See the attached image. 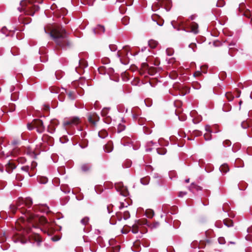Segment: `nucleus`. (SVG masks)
I'll return each mask as SVG.
<instances>
[{
	"label": "nucleus",
	"mask_w": 252,
	"mask_h": 252,
	"mask_svg": "<svg viewBox=\"0 0 252 252\" xmlns=\"http://www.w3.org/2000/svg\"><path fill=\"white\" fill-rule=\"evenodd\" d=\"M32 204V201L30 198H27L25 199H19L16 206L11 205L10 208L13 213H15L18 210L20 211L23 215L21 217V219L22 220H25L26 218L28 220L33 219L35 221H38L40 219L37 216L34 215L30 210H27L24 208L25 206H28L29 208Z\"/></svg>",
	"instance_id": "obj_1"
},
{
	"label": "nucleus",
	"mask_w": 252,
	"mask_h": 252,
	"mask_svg": "<svg viewBox=\"0 0 252 252\" xmlns=\"http://www.w3.org/2000/svg\"><path fill=\"white\" fill-rule=\"evenodd\" d=\"M49 34L58 46L64 49L69 46V42L66 38V32L63 28L56 27Z\"/></svg>",
	"instance_id": "obj_2"
},
{
	"label": "nucleus",
	"mask_w": 252,
	"mask_h": 252,
	"mask_svg": "<svg viewBox=\"0 0 252 252\" xmlns=\"http://www.w3.org/2000/svg\"><path fill=\"white\" fill-rule=\"evenodd\" d=\"M20 7L18 8V10L20 11H23L27 15L33 16L35 11L39 10V7L35 4H33L31 0H22L20 3Z\"/></svg>",
	"instance_id": "obj_3"
},
{
	"label": "nucleus",
	"mask_w": 252,
	"mask_h": 252,
	"mask_svg": "<svg viewBox=\"0 0 252 252\" xmlns=\"http://www.w3.org/2000/svg\"><path fill=\"white\" fill-rule=\"evenodd\" d=\"M28 128L29 130L36 128L39 133L42 132L45 129L43 122L40 120H34L31 124H28Z\"/></svg>",
	"instance_id": "obj_4"
},
{
	"label": "nucleus",
	"mask_w": 252,
	"mask_h": 252,
	"mask_svg": "<svg viewBox=\"0 0 252 252\" xmlns=\"http://www.w3.org/2000/svg\"><path fill=\"white\" fill-rule=\"evenodd\" d=\"M127 54L126 49H124L123 51H119L117 53V56L119 58L120 61L122 64H126L128 63V61L126 59Z\"/></svg>",
	"instance_id": "obj_5"
},
{
	"label": "nucleus",
	"mask_w": 252,
	"mask_h": 252,
	"mask_svg": "<svg viewBox=\"0 0 252 252\" xmlns=\"http://www.w3.org/2000/svg\"><path fill=\"white\" fill-rule=\"evenodd\" d=\"M79 121H80L78 118H73L65 120L63 122V126L65 127L67 126H75L79 123Z\"/></svg>",
	"instance_id": "obj_6"
},
{
	"label": "nucleus",
	"mask_w": 252,
	"mask_h": 252,
	"mask_svg": "<svg viewBox=\"0 0 252 252\" xmlns=\"http://www.w3.org/2000/svg\"><path fill=\"white\" fill-rule=\"evenodd\" d=\"M88 119L89 122L94 126L99 120V116L95 113L89 114L88 116Z\"/></svg>",
	"instance_id": "obj_7"
},
{
	"label": "nucleus",
	"mask_w": 252,
	"mask_h": 252,
	"mask_svg": "<svg viewBox=\"0 0 252 252\" xmlns=\"http://www.w3.org/2000/svg\"><path fill=\"white\" fill-rule=\"evenodd\" d=\"M27 221L30 223H36L38 221H35L33 219H32V220H28L26 218H25V220H22L20 218L19 219V220L16 222L17 227H18V225H20L21 228H24L26 227V224L25 223L27 222Z\"/></svg>",
	"instance_id": "obj_8"
},
{
	"label": "nucleus",
	"mask_w": 252,
	"mask_h": 252,
	"mask_svg": "<svg viewBox=\"0 0 252 252\" xmlns=\"http://www.w3.org/2000/svg\"><path fill=\"white\" fill-rule=\"evenodd\" d=\"M93 32L94 34H101L104 32L105 28L103 26L97 25L95 28L93 29Z\"/></svg>",
	"instance_id": "obj_9"
},
{
	"label": "nucleus",
	"mask_w": 252,
	"mask_h": 252,
	"mask_svg": "<svg viewBox=\"0 0 252 252\" xmlns=\"http://www.w3.org/2000/svg\"><path fill=\"white\" fill-rule=\"evenodd\" d=\"M16 168V166L13 163L10 161H8V162L5 165V169L6 171L8 173H11L12 170Z\"/></svg>",
	"instance_id": "obj_10"
},
{
	"label": "nucleus",
	"mask_w": 252,
	"mask_h": 252,
	"mask_svg": "<svg viewBox=\"0 0 252 252\" xmlns=\"http://www.w3.org/2000/svg\"><path fill=\"white\" fill-rule=\"evenodd\" d=\"M198 25L196 23H192L190 25L191 32L195 34H197L198 32Z\"/></svg>",
	"instance_id": "obj_11"
},
{
	"label": "nucleus",
	"mask_w": 252,
	"mask_h": 252,
	"mask_svg": "<svg viewBox=\"0 0 252 252\" xmlns=\"http://www.w3.org/2000/svg\"><path fill=\"white\" fill-rule=\"evenodd\" d=\"M104 150L106 152L110 153L113 150V146L111 143H108L104 147Z\"/></svg>",
	"instance_id": "obj_12"
},
{
	"label": "nucleus",
	"mask_w": 252,
	"mask_h": 252,
	"mask_svg": "<svg viewBox=\"0 0 252 252\" xmlns=\"http://www.w3.org/2000/svg\"><path fill=\"white\" fill-rule=\"evenodd\" d=\"M148 44H149V46L151 48H155L158 45V42L155 40L151 39L149 41Z\"/></svg>",
	"instance_id": "obj_13"
},
{
	"label": "nucleus",
	"mask_w": 252,
	"mask_h": 252,
	"mask_svg": "<svg viewBox=\"0 0 252 252\" xmlns=\"http://www.w3.org/2000/svg\"><path fill=\"white\" fill-rule=\"evenodd\" d=\"M220 170L221 172L223 173H226L227 171H229V168L228 167V165L226 164H222L220 167Z\"/></svg>",
	"instance_id": "obj_14"
},
{
	"label": "nucleus",
	"mask_w": 252,
	"mask_h": 252,
	"mask_svg": "<svg viewBox=\"0 0 252 252\" xmlns=\"http://www.w3.org/2000/svg\"><path fill=\"white\" fill-rule=\"evenodd\" d=\"M90 168L91 165L88 163L83 164L81 166V169L84 172L88 171Z\"/></svg>",
	"instance_id": "obj_15"
},
{
	"label": "nucleus",
	"mask_w": 252,
	"mask_h": 252,
	"mask_svg": "<svg viewBox=\"0 0 252 252\" xmlns=\"http://www.w3.org/2000/svg\"><path fill=\"white\" fill-rule=\"evenodd\" d=\"M149 181L150 179L149 177L143 178L140 180L141 183L144 185H148L149 183Z\"/></svg>",
	"instance_id": "obj_16"
},
{
	"label": "nucleus",
	"mask_w": 252,
	"mask_h": 252,
	"mask_svg": "<svg viewBox=\"0 0 252 252\" xmlns=\"http://www.w3.org/2000/svg\"><path fill=\"white\" fill-rule=\"evenodd\" d=\"M162 140V139H161V138L159 139L158 143H154L153 141H150L148 143V145L151 146V145H154V144H155L156 145V146H162V143H161Z\"/></svg>",
	"instance_id": "obj_17"
},
{
	"label": "nucleus",
	"mask_w": 252,
	"mask_h": 252,
	"mask_svg": "<svg viewBox=\"0 0 252 252\" xmlns=\"http://www.w3.org/2000/svg\"><path fill=\"white\" fill-rule=\"evenodd\" d=\"M107 135V133L106 131H101L98 132V136L101 138H104Z\"/></svg>",
	"instance_id": "obj_18"
},
{
	"label": "nucleus",
	"mask_w": 252,
	"mask_h": 252,
	"mask_svg": "<svg viewBox=\"0 0 252 252\" xmlns=\"http://www.w3.org/2000/svg\"><path fill=\"white\" fill-rule=\"evenodd\" d=\"M89 221V218L88 217H85L81 220V223L83 225H86L88 223Z\"/></svg>",
	"instance_id": "obj_19"
},
{
	"label": "nucleus",
	"mask_w": 252,
	"mask_h": 252,
	"mask_svg": "<svg viewBox=\"0 0 252 252\" xmlns=\"http://www.w3.org/2000/svg\"><path fill=\"white\" fill-rule=\"evenodd\" d=\"M157 151L158 154L161 155H164L166 153V150L164 148H162V149L157 148Z\"/></svg>",
	"instance_id": "obj_20"
},
{
	"label": "nucleus",
	"mask_w": 252,
	"mask_h": 252,
	"mask_svg": "<svg viewBox=\"0 0 252 252\" xmlns=\"http://www.w3.org/2000/svg\"><path fill=\"white\" fill-rule=\"evenodd\" d=\"M224 224L227 227L233 226V222L231 220H224Z\"/></svg>",
	"instance_id": "obj_21"
},
{
	"label": "nucleus",
	"mask_w": 252,
	"mask_h": 252,
	"mask_svg": "<svg viewBox=\"0 0 252 252\" xmlns=\"http://www.w3.org/2000/svg\"><path fill=\"white\" fill-rule=\"evenodd\" d=\"M225 96L228 101H231L233 100L234 96L232 95L230 93H226L225 94Z\"/></svg>",
	"instance_id": "obj_22"
},
{
	"label": "nucleus",
	"mask_w": 252,
	"mask_h": 252,
	"mask_svg": "<svg viewBox=\"0 0 252 252\" xmlns=\"http://www.w3.org/2000/svg\"><path fill=\"white\" fill-rule=\"evenodd\" d=\"M109 110V108H104L101 111V114L103 116H107L108 111Z\"/></svg>",
	"instance_id": "obj_23"
},
{
	"label": "nucleus",
	"mask_w": 252,
	"mask_h": 252,
	"mask_svg": "<svg viewBox=\"0 0 252 252\" xmlns=\"http://www.w3.org/2000/svg\"><path fill=\"white\" fill-rule=\"evenodd\" d=\"M130 217L129 213L128 211H125L123 214V219L125 220L128 219Z\"/></svg>",
	"instance_id": "obj_24"
},
{
	"label": "nucleus",
	"mask_w": 252,
	"mask_h": 252,
	"mask_svg": "<svg viewBox=\"0 0 252 252\" xmlns=\"http://www.w3.org/2000/svg\"><path fill=\"white\" fill-rule=\"evenodd\" d=\"M68 95L70 99H74L75 93L74 92H70L68 93Z\"/></svg>",
	"instance_id": "obj_25"
},
{
	"label": "nucleus",
	"mask_w": 252,
	"mask_h": 252,
	"mask_svg": "<svg viewBox=\"0 0 252 252\" xmlns=\"http://www.w3.org/2000/svg\"><path fill=\"white\" fill-rule=\"evenodd\" d=\"M211 133H206L204 135V137L205 139L207 141L211 139V135L210 134Z\"/></svg>",
	"instance_id": "obj_26"
},
{
	"label": "nucleus",
	"mask_w": 252,
	"mask_h": 252,
	"mask_svg": "<svg viewBox=\"0 0 252 252\" xmlns=\"http://www.w3.org/2000/svg\"><path fill=\"white\" fill-rule=\"evenodd\" d=\"M159 225V222H155L152 224H151L150 225V227L151 228H157L158 227Z\"/></svg>",
	"instance_id": "obj_27"
},
{
	"label": "nucleus",
	"mask_w": 252,
	"mask_h": 252,
	"mask_svg": "<svg viewBox=\"0 0 252 252\" xmlns=\"http://www.w3.org/2000/svg\"><path fill=\"white\" fill-rule=\"evenodd\" d=\"M125 128V126L124 125H122V124H120L118 126V132H120L121 131H122L123 130H124Z\"/></svg>",
	"instance_id": "obj_28"
},
{
	"label": "nucleus",
	"mask_w": 252,
	"mask_h": 252,
	"mask_svg": "<svg viewBox=\"0 0 252 252\" xmlns=\"http://www.w3.org/2000/svg\"><path fill=\"white\" fill-rule=\"evenodd\" d=\"M122 22L124 25H126L129 22V19L127 17H124L122 19Z\"/></svg>",
	"instance_id": "obj_29"
},
{
	"label": "nucleus",
	"mask_w": 252,
	"mask_h": 252,
	"mask_svg": "<svg viewBox=\"0 0 252 252\" xmlns=\"http://www.w3.org/2000/svg\"><path fill=\"white\" fill-rule=\"evenodd\" d=\"M241 126L243 128H247L249 126V125L247 122L244 121L242 123Z\"/></svg>",
	"instance_id": "obj_30"
},
{
	"label": "nucleus",
	"mask_w": 252,
	"mask_h": 252,
	"mask_svg": "<svg viewBox=\"0 0 252 252\" xmlns=\"http://www.w3.org/2000/svg\"><path fill=\"white\" fill-rule=\"evenodd\" d=\"M218 242L220 244H224L225 243V239L223 237H220L218 238Z\"/></svg>",
	"instance_id": "obj_31"
},
{
	"label": "nucleus",
	"mask_w": 252,
	"mask_h": 252,
	"mask_svg": "<svg viewBox=\"0 0 252 252\" xmlns=\"http://www.w3.org/2000/svg\"><path fill=\"white\" fill-rule=\"evenodd\" d=\"M223 144L225 147L230 146L231 145V142L229 140H226L223 142Z\"/></svg>",
	"instance_id": "obj_32"
},
{
	"label": "nucleus",
	"mask_w": 252,
	"mask_h": 252,
	"mask_svg": "<svg viewBox=\"0 0 252 252\" xmlns=\"http://www.w3.org/2000/svg\"><path fill=\"white\" fill-rule=\"evenodd\" d=\"M36 165H37V164L35 162H34V161L32 162L31 166L30 167V169L33 170L34 168H35Z\"/></svg>",
	"instance_id": "obj_33"
},
{
	"label": "nucleus",
	"mask_w": 252,
	"mask_h": 252,
	"mask_svg": "<svg viewBox=\"0 0 252 252\" xmlns=\"http://www.w3.org/2000/svg\"><path fill=\"white\" fill-rule=\"evenodd\" d=\"M21 169L24 171L28 172L30 170V166H23L21 167Z\"/></svg>",
	"instance_id": "obj_34"
},
{
	"label": "nucleus",
	"mask_w": 252,
	"mask_h": 252,
	"mask_svg": "<svg viewBox=\"0 0 252 252\" xmlns=\"http://www.w3.org/2000/svg\"><path fill=\"white\" fill-rule=\"evenodd\" d=\"M131 231L134 234H136L138 232V229L137 227H133L132 228Z\"/></svg>",
	"instance_id": "obj_35"
},
{
	"label": "nucleus",
	"mask_w": 252,
	"mask_h": 252,
	"mask_svg": "<svg viewBox=\"0 0 252 252\" xmlns=\"http://www.w3.org/2000/svg\"><path fill=\"white\" fill-rule=\"evenodd\" d=\"M109 48L111 51H115L116 50V46L114 45H111L109 46Z\"/></svg>",
	"instance_id": "obj_36"
},
{
	"label": "nucleus",
	"mask_w": 252,
	"mask_h": 252,
	"mask_svg": "<svg viewBox=\"0 0 252 252\" xmlns=\"http://www.w3.org/2000/svg\"><path fill=\"white\" fill-rule=\"evenodd\" d=\"M187 194V192H185V191H181L179 192V197H183L184 195H186Z\"/></svg>",
	"instance_id": "obj_37"
},
{
	"label": "nucleus",
	"mask_w": 252,
	"mask_h": 252,
	"mask_svg": "<svg viewBox=\"0 0 252 252\" xmlns=\"http://www.w3.org/2000/svg\"><path fill=\"white\" fill-rule=\"evenodd\" d=\"M202 73L200 71H197L194 73V76L195 77L199 76L201 75Z\"/></svg>",
	"instance_id": "obj_38"
},
{
	"label": "nucleus",
	"mask_w": 252,
	"mask_h": 252,
	"mask_svg": "<svg viewBox=\"0 0 252 252\" xmlns=\"http://www.w3.org/2000/svg\"><path fill=\"white\" fill-rule=\"evenodd\" d=\"M193 87L195 88V89H198L200 88V84H198L197 83H195L194 85H193Z\"/></svg>",
	"instance_id": "obj_39"
},
{
	"label": "nucleus",
	"mask_w": 252,
	"mask_h": 252,
	"mask_svg": "<svg viewBox=\"0 0 252 252\" xmlns=\"http://www.w3.org/2000/svg\"><path fill=\"white\" fill-rule=\"evenodd\" d=\"M1 32L3 33L6 34V36L7 35L6 34V29L5 27H3L1 30Z\"/></svg>",
	"instance_id": "obj_40"
},
{
	"label": "nucleus",
	"mask_w": 252,
	"mask_h": 252,
	"mask_svg": "<svg viewBox=\"0 0 252 252\" xmlns=\"http://www.w3.org/2000/svg\"><path fill=\"white\" fill-rule=\"evenodd\" d=\"M205 130L207 132V133H208V132L211 133V130H210V127L209 126H205Z\"/></svg>",
	"instance_id": "obj_41"
},
{
	"label": "nucleus",
	"mask_w": 252,
	"mask_h": 252,
	"mask_svg": "<svg viewBox=\"0 0 252 252\" xmlns=\"http://www.w3.org/2000/svg\"><path fill=\"white\" fill-rule=\"evenodd\" d=\"M40 182L42 184H45L47 182V179L46 178H43V181H40Z\"/></svg>",
	"instance_id": "obj_42"
},
{
	"label": "nucleus",
	"mask_w": 252,
	"mask_h": 252,
	"mask_svg": "<svg viewBox=\"0 0 252 252\" xmlns=\"http://www.w3.org/2000/svg\"><path fill=\"white\" fill-rule=\"evenodd\" d=\"M14 110H15V106L11 105V107L10 108V111L12 112V111H13Z\"/></svg>",
	"instance_id": "obj_43"
},
{
	"label": "nucleus",
	"mask_w": 252,
	"mask_h": 252,
	"mask_svg": "<svg viewBox=\"0 0 252 252\" xmlns=\"http://www.w3.org/2000/svg\"><path fill=\"white\" fill-rule=\"evenodd\" d=\"M192 46H196V45H194L193 44H190L189 45V48H192V50L194 52L195 50H194V49L193 48V47H192Z\"/></svg>",
	"instance_id": "obj_44"
},
{
	"label": "nucleus",
	"mask_w": 252,
	"mask_h": 252,
	"mask_svg": "<svg viewBox=\"0 0 252 252\" xmlns=\"http://www.w3.org/2000/svg\"><path fill=\"white\" fill-rule=\"evenodd\" d=\"M4 113V111L1 109H0V116L2 115Z\"/></svg>",
	"instance_id": "obj_45"
},
{
	"label": "nucleus",
	"mask_w": 252,
	"mask_h": 252,
	"mask_svg": "<svg viewBox=\"0 0 252 252\" xmlns=\"http://www.w3.org/2000/svg\"><path fill=\"white\" fill-rule=\"evenodd\" d=\"M195 16L194 15H191L190 16L189 18L190 20H193L195 19Z\"/></svg>",
	"instance_id": "obj_46"
},
{
	"label": "nucleus",
	"mask_w": 252,
	"mask_h": 252,
	"mask_svg": "<svg viewBox=\"0 0 252 252\" xmlns=\"http://www.w3.org/2000/svg\"><path fill=\"white\" fill-rule=\"evenodd\" d=\"M168 52V50H166V52H167V55H168V56H171V55H172V51H170V53H169Z\"/></svg>",
	"instance_id": "obj_47"
},
{
	"label": "nucleus",
	"mask_w": 252,
	"mask_h": 252,
	"mask_svg": "<svg viewBox=\"0 0 252 252\" xmlns=\"http://www.w3.org/2000/svg\"><path fill=\"white\" fill-rule=\"evenodd\" d=\"M128 163H129L128 165H126V167L128 168L130 166L131 163H130V162H129V161H128Z\"/></svg>",
	"instance_id": "obj_48"
},
{
	"label": "nucleus",
	"mask_w": 252,
	"mask_h": 252,
	"mask_svg": "<svg viewBox=\"0 0 252 252\" xmlns=\"http://www.w3.org/2000/svg\"><path fill=\"white\" fill-rule=\"evenodd\" d=\"M179 24H180V25H182V26H184V23H183V22H180V21H179Z\"/></svg>",
	"instance_id": "obj_49"
},
{
	"label": "nucleus",
	"mask_w": 252,
	"mask_h": 252,
	"mask_svg": "<svg viewBox=\"0 0 252 252\" xmlns=\"http://www.w3.org/2000/svg\"><path fill=\"white\" fill-rule=\"evenodd\" d=\"M117 1L120 2H123L124 1V0H117Z\"/></svg>",
	"instance_id": "obj_50"
},
{
	"label": "nucleus",
	"mask_w": 252,
	"mask_h": 252,
	"mask_svg": "<svg viewBox=\"0 0 252 252\" xmlns=\"http://www.w3.org/2000/svg\"><path fill=\"white\" fill-rule=\"evenodd\" d=\"M185 182L187 183H189V179H186Z\"/></svg>",
	"instance_id": "obj_51"
},
{
	"label": "nucleus",
	"mask_w": 252,
	"mask_h": 252,
	"mask_svg": "<svg viewBox=\"0 0 252 252\" xmlns=\"http://www.w3.org/2000/svg\"><path fill=\"white\" fill-rule=\"evenodd\" d=\"M118 220H119V221H121L122 220V217H118Z\"/></svg>",
	"instance_id": "obj_52"
},
{
	"label": "nucleus",
	"mask_w": 252,
	"mask_h": 252,
	"mask_svg": "<svg viewBox=\"0 0 252 252\" xmlns=\"http://www.w3.org/2000/svg\"><path fill=\"white\" fill-rule=\"evenodd\" d=\"M107 208V210H108V213H110V212L109 207V206H108Z\"/></svg>",
	"instance_id": "obj_53"
},
{
	"label": "nucleus",
	"mask_w": 252,
	"mask_h": 252,
	"mask_svg": "<svg viewBox=\"0 0 252 252\" xmlns=\"http://www.w3.org/2000/svg\"><path fill=\"white\" fill-rule=\"evenodd\" d=\"M48 211H49V208L47 207H46V209L45 211H46V212H48Z\"/></svg>",
	"instance_id": "obj_54"
},
{
	"label": "nucleus",
	"mask_w": 252,
	"mask_h": 252,
	"mask_svg": "<svg viewBox=\"0 0 252 252\" xmlns=\"http://www.w3.org/2000/svg\"><path fill=\"white\" fill-rule=\"evenodd\" d=\"M13 90H14V88H13V87H12L10 89V92H12Z\"/></svg>",
	"instance_id": "obj_55"
},
{
	"label": "nucleus",
	"mask_w": 252,
	"mask_h": 252,
	"mask_svg": "<svg viewBox=\"0 0 252 252\" xmlns=\"http://www.w3.org/2000/svg\"><path fill=\"white\" fill-rule=\"evenodd\" d=\"M151 150H152V149H151V148L147 149V151H151Z\"/></svg>",
	"instance_id": "obj_56"
},
{
	"label": "nucleus",
	"mask_w": 252,
	"mask_h": 252,
	"mask_svg": "<svg viewBox=\"0 0 252 252\" xmlns=\"http://www.w3.org/2000/svg\"><path fill=\"white\" fill-rule=\"evenodd\" d=\"M46 110L49 109V107L48 106H46Z\"/></svg>",
	"instance_id": "obj_57"
},
{
	"label": "nucleus",
	"mask_w": 252,
	"mask_h": 252,
	"mask_svg": "<svg viewBox=\"0 0 252 252\" xmlns=\"http://www.w3.org/2000/svg\"><path fill=\"white\" fill-rule=\"evenodd\" d=\"M154 213L153 212H152V214L151 217H152L154 216Z\"/></svg>",
	"instance_id": "obj_58"
},
{
	"label": "nucleus",
	"mask_w": 252,
	"mask_h": 252,
	"mask_svg": "<svg viewBox=\"0 0 252 252\" xmlns=\"http://www.w3.org/2000/svg\"><path fill=\"white\" fill-rule=\"evenodd\" d=\"M116 189H117L118 190V186H117L116 187Z\"/></svg>",
	"instance_id": "obj_59"
},
{
	"label": "nucleus",
	"mask_w": 252,
	"mask_h": 252,
	"mask_svg": "<svg viewBox=\"0 0 252 252\" xmlns=\"http://www.w3.org/2000/svg\"><path fill=\"white\" fill-rule=\"evenodd\" d=\"M145 49V48H142V51H143Z\"/></svg>",
	"instance_id": "obj_60"
},
{
	"label": "nucleus",
	"mask_w": 252,
	"mask_h": 252,
	"mask_svg": "<svg viewBox=\"0 0 252 252\" xmlns=\"http://www.w3.org/2000/svg\"><path fill=\"white\" fill-rule=\"evenodd\" d=\"M241 103H242V101H240L239 102V104H240V105H241Z\"/></svg>",
	"instance_id": "obj_61"
},
{
	"label": "nucleus",
	"mask_w": 252,
	"mask_h": 252,
	"mask_svg": "<svg viewBox=\"0 0 252 252\" xmlns=\"http://www.w3.org/2000/svg\"><path fill=\"white\" fill-rule=\"evenodd\" d=\"M120 194H122V195H125V194H123L121 192H120Z\"/></svg>",
	"instance_id": "obj_62"
},
{
	"label": "nucleus",
	"mask_w": 252,
	"mask_h": 252,
	"mask_svg": "<svg viewBox=\"0 0 252 252\" xmlns=\"http://www.w3.org/2000/svg\"><path fill=\"white\" fill-rule=\"evenodd\" d=\"M56 78H57V79H60L59 78H58V77H57V76H56Z\"/></svg>",
	"instance_id": "obj_63"
},
{
	"label": "nucleus",
	"mask_w": 252,
	"mask_h": 252,
	"mask_svg": "<svg viewBox=\"0 0 252 252\" xmlns=\"http://www.w3.org/2000/svg\"><path fill=\"white\" fill-rule=\"evenodd\" d=\"M29 175L30 176H32V175H30L29 173Z\"/></svg>",
	"instance_id": "obj_64"
}]
</instances>
